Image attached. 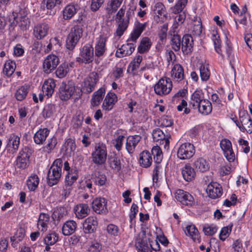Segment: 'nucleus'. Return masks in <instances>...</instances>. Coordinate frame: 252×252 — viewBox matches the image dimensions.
Returning a JSON list of instances; mask_svg holds the SVG:
<instances>
[{"mask_svg": "<svg viewBox=\"0 0 252 252\" xmlns=\"http://www.w3.org/2000/svg\"><path fill=\"white\" fill-rule=\"evenodd\" d=\"M194 167L195 173H204L209 171L210 164L208 160L203 158H199L194 161Z\"/></svg>", "mask_w": 252, "mask_h": 252, "instance_id": "nucleus-27", "label": "nucleus"}, {"mask_svg": "<svg viewBox=\"0 0 252 252\" xmlns=\"http://www.w3.org/2000/svg\"><path fill=\"white\" fill-rule=\"evenodd\" d=\"M218 228L214 225L206 224L203 226V231L206 235L211 236L216 233Z\"/></svg>", "mask_w": 252, "mask_h": 252, "instance_id": "nucleus-64", "label": "nucleus"}, {"mask_svg": "<svg viewBox=\"0 0 252 252\" xmlns=\"http://www.w3.org/2000/svg\"><path fill=\"white\" fill-rule=\"evenodd\" d=\"M20 144V137L15 133L11 134L8 139L7 147L12 153L17 152Z\"/></svg>", "mask_w": 252, "mask_h": 252, "instance_id": "nucleus-26", "label": "nucleus"}, {"mask_svg": "<svg viewBox=\"0 0 252 252\" xmlns=\"http://www.w3.org/2000/svg\"><path fill=\"white\" fill-rule=\"evenodd\" d=\"M152 155V153H150L148 151H144L140 154L139 163L142 167L147 168L151 165L153 161Z\"/></svg>", "mask_w": 252, "mask_h": 252, "instance_id": "nucleus-35", "label": "nucleus"}, {"mask_svg": "<svg viewBox=\"0 0 252 252\" xmlns=\"http://www.w3.org/2000/svg\"><path fill=\"white\" fill-rule=\"evenodd\" d=\"M141 139L139 135H129L127 137L126 144V148L129 154H132L137 144Z\"/></svg>", "mask_w": 252, "mask_h": 252, "instance_id": "nucleus-31", "label": "nucleus"}, {"mask_svg": "<svg viewBox=\"0 0 252 252\" xmlns=\"http://www.w3.org/2000/svg\"><path fill=\"white\" fill-rule=\"evenodd\" d=\"M199 106L197 107L198 111L201 114L207 115L211 113L212 111V105L210 101L207 99H204L199 104Z\"/></svg>", "mask_w": 252, "mask_h": 252, "instance_id": "nucleus-43", "label": "nucleus"}, {"mask_svg": "<svg viewBox=\"0 0 252 252\" xmlns=\"http://www.w3.org/2000/svg\"><path fill=\"white\" fill-rule=\"evenodd\" d=\"M147 24V23H141L137 22L135 24L133 31L130 34V36L128 39V41H136L146 28Z\"/></svg>", "mask_w": 252, "mask_h": 252, "instance_id": "nucleus-29", "label": "nucleus"}, {"mask_svg": "<svg viewBox=\"0 0 252 252\" xmlns=\"http://www.w3.org/2000/svg\"><path fill=\"white\" fill-rule=\"evenodd\" d=\"M44 1L45 2L46 8L52 10L59 7L62 3L63 0H44Z\"/></svg>", "mask_w": 252, "mask_h": 252, "instance_id": "nucleus-60", "label": "nucleus"}, {"mask_svg": "<svg viewBox=\"0 0 252 252\" xmlns=\"http://www.w3.org/2000/svg\"><path fill=\"white\" fill-rule=\"evenodd\" d=\"M172 89V81L167 77L161 78L154 86L156 94L160 96L168 94Z\"/></svg>", "mask_w": 252, "mask_h": 252, "instance_id": "nucleus-8", "label": "nucleus"}, {"mask_svg": "<svg viewBox=\"0 0 252 252\" xmlns=\"http://www.w3.org/2000/svg\"><path fill=\"white\" fill-rule=\"evenodd\" d=\"M206 192L210 198H218L220 197L222 194V187L217 182H211L207 186Z\"/></svg>", "mask_w": 252, "mask_h": 252, "instance_id": "nucleus-20", "label": "nucleus"}, {"mask_svg": "<svg viewBox=\"0 0 252 252\" xmlns=\"http://www.w3.org/2000/svg\"><path fill=\"white\" fill-rule=\"evenodd\" d=\"M76 13V8L73 4L67 5L63 11V18L64 20L71 19Z\"/></svg>", "mask_w": 252, "mask_h": 252, "instance_id": "nucleus-47", "label": "nucleus"}, {"mask_svg": "<svg viewBox=\"0 0 252 252\" xmlns=\"http://www.w3.org/2000/svg\"><path fill=\"white\" fill-rule=\"evenodd\" d=\"M14 20L18 24L21 30H27L30 27V21L27 16L28 12L25 8H20L18 12L13 13Z\"/></svg>", "mask_w": 252, "mask_h": 252, "instance_id": "nucleus-11", "label": "nucleus"}, {"mask_svg": "<svg viewBox=\"0 0 252 252\" xmlns=\"http://www.w3.org/2000/svg\"><path fill=\"white\" fill-rule=\"evenodd\" d=\"M33 150L30 147L25 146L19 152L16 159V168L24 169L28 166L29 158Z\"/></svg>", "mask_w": 252, "mask_h": 252, "instance_id": "nucleus-7", "label": "nucleus"}, {"mask_svg": "<svg viewBox=\"0 0 252 252\" xmlns=\"http://www.w3.org/2000/svg\"><path fill=\"white\" fill-rule=\"evenodd\" d=\"M50 132L47 128H40L33 136V140L35 144L42 145L46 140Z\"/></svg>", "mask_w": 252, "mask_h": 252, "instance_id": "nucleus-33", "label": "nucleus"}, {"mask_svg": "<svg viewBox=\"0 0 252 252\" xmlns=\"http://www.w3.org/2000/svg\"><path fill=\"white\" fill-rule=\"evenodd\" d=\"M82 95L81 92L77 91L74 82L72 81L63 82L60 86L59 96L63 101L71 98L77 99Z\"/></svg>", "mask_w": 252, "mask_h": 252, "instance_id": "nucleus-1", "label": "nucleus"}, {"mask_svg": "<svg viewBox=\"0 0 252 252\" xmlns=\"http://www.w3.org/2000/svg\"><path fill=\"white\" fill-rule=\"evenodd\" d=\"M56 83L53 79L49 78L46 80L43 86L42 91L48 97L51 96L54 92Z\"/></svg>", "mask_w": 252, "mask_h": 252, "instance_id": "nucleus-40", "label": "nucleus"}, {"mask_svg": "<svg viewBox=\"0 0 252 252\" xmlns=\"http://www.w3.org/2000/svg\"><path fill=\"white\" fill-rule=\"evenodd\" d=\"M143 60L142 56L138 55H136L134 59L131 61L128 65V68L131 69L132 71H136L139 67L140 63Z\"/></svg>", "mask_w": 252, "mask_h": 252, "instance_id": "nucleus-54", "label": "nucleus"}, {"mask_svg": "<svg viewBox=\"0 0 252 252\" xmlns=\"http://www.w3.org/2000/svg\"><path fill=\"white\" fill-rule=\"evenodd\" d=\"M107 149L105 145L98 143L95 145L94 151L92 154V161L97 165L104 163L107 158Z\"/></svg>", "mask_w": 252, "mask_h": 252, "instance_id": "nucleus-5", "label": "nucleus"}, {"mask_svg": "<svg viewBox=\"0 0 252 252\" xmlns=\"http://www.w3.org/2000/svg\"><path fill=\"white\" fill-rule=\"evenodd\" d=\"M59 63V58L56 55L54 54L48 55L42 63L43 72L46 74L50 73L57 67Z\"/></svg>", "mask_w": 252, "mask_h": 252, "instance_id": "nucleus-13", "label": "nucleus"}, {"mask_svg": "<svg viewBox=\"0 0 252 252\" xmlns=\"http://www.w3.org/2000/svg\"><path fill=\"white\" fill-rule=\"evenodd\" d=\"M239 119L241 126H239L240 130L244 132L246 131L248 133L252 132V120L248 113L245 111H242L239 113Z\"/></svg>", "mask_w": 252, "mask_h": 252, "instance_id": "nucleus-15", "label": "nucleus"}, {"mask_svg": "<svg viewBox=\"0 0 252 252\" xmlns=\"http://www.w3.org/2000/svg\"><path fill=\"white\" fill-rule=\"evenodd\" d=\"M126 44L123 45L120 48L118 49L116 52V56L118 58H123L125 56L130 55L135 50L136 47V41L130 42L128 41Z\"/></svg>", "mask_w": 252, "mask_h": 252, "instance_id": "nucleus-22", "label": "nucleus"}, {"mask_svg": "<svg viewBox=\"0 0 252 252\" xmlns=\"http://www.w3.org/2000/svg\"><path fill=\"white\" fill-rule=\"evenodd\" d=\"M56 105L52 103H48L46 104L43 111L42 115L44 118H49L53 115L56 112Z\"/></svg>", "mask_w": 252, "mask_h": 252, "instance_id": "nucleus-48", "label": "nucleus"}, {"mask_svg": "<svg viewBox=\"0 0 252 252\" xmlns=\"http://www.w3.org/2000/svg\"><path fill=\"white\" fill-rule=\"evenodd\" d=\"M225 52L229 63L231 67L234 69V66L238 62V58L233 52L231 42L227 38L225 42Z\"/></svg>", "mask_w": 252, "mask_h": 252, "instance_id": "nucleus-30", "label": "nucleus"}, {"mask_svg": "<svg viewBox=\"0 0 252 252\" xmlns=\"http://www.w3.org/2000/svg\"><path fill=\"white\" fill-rule=\"evenodd\" d=\"M220 146L227 160L230 162L234 161L235 156L231 141L227 139H222L220 142Z\"/></svg>", "mask_w": 252, "mask_h": 252, "instance_id": "nucleus-17", "label": "nucleus"}, {"mask_svg": "<svg viewBox=\"0 0 252 252\" xmlns=\"http://www.w3.org/2000/svg\"><path fill=\"white\" fill-rule=\"evenodd\" d=\"M171 77L175 82H184L185 75L184 68L181 64H174L171 71Z\"/></svg>", "mask_w": 252, "mask_h": 252, "instance_id": "nucleus-21", "label": "nucleus"}, {"mask_svg": "<svg viewBox=\"0 0 252 252\" xmlns=\"http://www.w3.org/2000/svg\"><path fill=\"white\" fill-rule=\"evenodd\" d=\"M90 212V209L87 204H79L74 208V212L76 217L78 219H83L86 217Z\"/></svg>", "mask_w": 252, "mask_h": 252, "instance_id": "nucleus-36", "label": "nucleus"}, {"mask_svg": "<svg viewBox=\"0 0 252 252\" xmlns=\"http://www.w3.org/2000/svg\"><path fill=\"white\" fill-rule=\"evenodd\" d=\"M30 89V86L25 85L18 88L15 93V97L18 101H22L27 96Z\"/></svg>", "mask_w": 252, "mask_h": 252, "instance_id": "nucleus-44", "label": "nucleus"}, {"mask_svg": "<svg viewBox=\"0 0 252 252\" xmlns=\"http://www.w3.org/2000/svg\"><path fill=\"white\" fill-rule=\"evenodd\" d=\"M67 213V211L64 207H59L53 212L52 215V218L60 221L64 216H66Z\"/></svg>", "mask_w": 252, "mask_h": 252, "instance_id": "nucleus-50", "label": "nucleus"}, {"mask_svg": "<svg viewBox=\"0 0 252 252\" xmlns=\"http://www.w3.org/2000/svg\"><path fill=\"white\" fill-rule=\"evenodd\" d=\"M124 6L119 9L116 15V20L118 23L116 33L117 36L121 37L126 30L129 24V20L124 18L125 13V8Z\"/></svg>", "mask_w": 252, "mask_h": 252, "instance_id": "nucleus-10", "label": "nucleus"}, {"mask_svg": "<svg viewBox=\"0 0 252 252\" xmlns=\"http://www.w3.org/2000/svg\"><path fill=\"white\" fill-rule=\"evenodd\" d=\"M77 228L76 222L73 220L66 221L62 227L63 234L65 236H69L73 234Z\"/></svg>", "mask_w": 252, "mask_h": 252, "instance_id": "nucleus-38", "label": "nucleus"}, {"mask_svg": "<svg viewBox=\"0 0 252 252\" xmlns=\"http://www.w3.org/2000/svg\"><path fill=\"white\" fill-rule=\"evenodd\" d=\"M98 80L97 74L95 72H92L84 81L81 90L78 91L82 93L89 94L93 92Z\"/></svg>", "mask_w": 252, "mask_h": 252, "instance_id": "nucleus-12", "label": "nucleus"}, {"mask_svg": "<svg viewBox=\"0 0 252 252\" xmlns=\"http://www.w3.org/2000/svg\"><path fill=\"white\" fill-rule=\"evenodd\" d=\"M83 32L81 25H75L70 29L65 40V46L67 49L69 51L74 50L82 36Z\"/></svg>", "mask_w": 252, "mask_h": 252, "instance_id": "nucleus-3", "label": "nucleus"}, {"mask_svg": "<svg viewBox=\"0 0 252 252\" xmlns=\"http://www.w3.org/2000/svg\"><path fill=\"white\" fill-rule=\"evenodd\" d=\"M188 0H179L173 8V12L178 14L182 12L186 6Z\"/></svg>", "mask_w": 252, "mask_h": 252, "instance_id": "nucleus-59", "label": "nucleus"}, {"mask_svg": "<svg viewBox=\"0 0 252 252\" xmlns=\"http://www.w3.org/2000/svg\"><path fill=\"white\" fill-rule=\"evenodd\" d=\"M39 184V178L37 174H33L29 177L27 181V185L30 191H34Z\"/></svg>", "mask_w": 252, "mask_h": 252, "instance_id": "nucleus-49", "label": "nucleus"}, {"mask_svg": "<svg viewBox=\"0 0 252 252\" xmlns=\"http://www.w3.org/2000/svg\"><path fill=\"white\" fill-rule=\"evenodd\" d=\"M195 153L194 146L190 143H185L181 144L177 151V156L181 159H189Z\"/></svg>", "mask_w": 252, "mask_h": 252, "instance_id": "nucleus-14", "label": "nucleus"}, {"mask_svg": "<svg viewBox=\"0 0 252 252\" xmlns=\"http://www.w3.org/2000/svg\"><path fill=\"white\" fill-rule=\"evenodd\" d=\"M171 45L172 48L175 51H178L181 48L182 45L181 41V37L177 34H174L172 37L171 41Z\"/></svg>", "mask_w": 252, "mask_h": 252, "instance_id": "nucleus-55", "label": "nucleus"}, {"mask_svg": "<svg viewBox=\"0 0 252 252\" xmlns=\"http://www.w3.org/2000/svg\"><path fill=\"white\" fill-rule=\"evenodd\" d=\"M186 16L184 13L177 15L174 20V23L172 26L173 30L176 29L178 27L183 24L186 19Z\"/></svg>", "mask_w": 252, "mask_h": 252, "instance_id": "nucleus-58", "label": "nucleus"}, {"mask_svg": "<svg viewBox=\"0 0 252 252\" xmlns=\"http://www.w3.org/2000/svg\"><path fill=\"white\" fill-rule=\"evenodd\" d=\"M93 210L96 213L104 214L107 212V201L104 198H96L92 202Z\"/></svg>", "mask_w": 252, "mask_h": 252, "instance_id": "nucleus-23", "label": "nucleus"}, {"mask_svg": "<svg viewBox=\"0 0 252 252\" xmlns=\"http://www.w3.org/2000/svg\"><path fill=\"white\" fill-rule=\"evenodd\" d=\"M152 135L155 141L159 142L160 145H163L164 149L169 148L170 138L169 134H165L160 128H157L153 130Z\"/></svg>", "mask_w": 252, "mask_h": 252, "instance_id": "nucleus-16", "label": "nucleus"}, {"mask_svg": "<svg viewBox=\"0 0 252 252\" xmlns=\"http://www.w3.org/2000/svg\"><path fill=\"white\" fill-rule=\"evenodd\" d=\"M98 221L96 217L90 216L86 218L83 223V230L85 234L94 233L96 230Z\"/></svg>", "mask_w": 252, "mask_h": 252, "instance_id": "nucleus-18", "label": "nucleus"}, {"mask_svg": "<svg viewBox=\"0 0 252 252\" xmlns=\"http://www.w3.org/2000/svg\"><path fill=\"white\" fill-rule=\"evenodd\" d=\"M154 10L158 17H164L167 15L166 8L161 2H157L154 6Z\"/></svg>", "mask_w": 252, "mask_h": 252, "instance_id": "nucleus-53", "label": "nucleus"}, {"mask_svg": "<svg viewBox=\"0 0 252 252\" xmlns=\"http://www.w3.org/2000/svg\"><path fill=\"white\" fill-rule=\"evenodd\" d=\"M201 79L203 81H207L210 77V72L208 68L204 64H202L199 68Z\"/></svg>", "mask_w": 252, "mask_h": 252, "instance_id": "nucleus-57", "label": "nucleus"}, {"mask_svg": "<svg viewBox=\"0 0 252 252\" xmlns=\"http://www.w3.org/2000/svg\"><path fill=\"white\" fill-rule=\"evenodd\" d=\"M105 94V90L102 88L94 92L91 99V106L95 107L99 106L104 97Z\"/></svg>", "mask_w": 252, "mask_h": 252, "instance_id": "nucleus-34", "label": "nucleus"}, {"mask_svg": "<svg viewBox=\"0 0 252 252\" xmlns=\"http://www.w3.org/2000/svg\"><path fill=\"white\" fill-rule=\"evenodd\" d=\"M16 65L15 62L8 61L4 64L3 68V73L8 77L11 76L14 73Z\"/></svg>", "mask_w": 252, "mask_h": 252, "instance_id": "nucleus-51", "label": "nucleus"}, {"mask_svg": "<svg viewBox=\"0 0 252 252\" xmlns=\"http://www.w3.org/2000/svg\"><path fill=\"white\" fill-rule=\"evenodd\" d=\"M186 235L189 236L194 241L198 240L200 238L199 232L194 225H189L185 229Z\"/></svg>", "mask_w": 252, "mask_h": 252, "instance_id": "nucleus-45", "label": "nucleus"}, {"mask_svg": "<svg viewBox=\"0 0 252 252\" xmlns=\"http://www.w3.org/2000/svg\"><path fill=\"white\" fill-rule=\"evenodd\" d=\"M108 163L114 172H119L121 169L120 159L116 155L113 154L108 157Z\"/></svg>", "mask_w": 252, "mask_h": 252, "instance_id": "nucleus-37", "label": "nucleus"}, {"mask_svg": "<svg viewBox=\"0 0 252 252\" xmlns=\"http://www.w3.org/2000/svg\"><path fill=\"white\" fill-rule=\"evenodd\" d=\"M76 148L75 139L69 138L65 140L62 146V150L63 155L70 157L72 153L75 151Z\"/></svg>", "mask_w": 252, "mask_h": 252, "instance_id": "nucleus-32", "label": "nucleus"}, {"mask_svg": "<svg viewBox=\"0 0 252 252\" xmlns=\"http://www.w3.org/2000/svg\"><path fill=\"white\" fill-rule=\"evenodd\" d=\"M152 45L151 40L148 37H144L138 47V52L141 54L149 51Z\"/></svg>", "mask_w": 252, "mask_h": 252, "instance_id": "nucleus-46", "label": "nucleus"}, {"mask_svg": "<svg viewBox=\"0 0 252 252\" xmlns=\"http://www.w3.org/2000/svg\"><path fill=\"white\" fill-rule=\"evenodd\" d=\"M204 99V94L202 91L196 90L191 95L189 105L196 109L199 106V104Z\"/></svg>", "mask_w": 252, "mask_h": 252, "instance_id": "nucleus-28", "label": "nucleus"}, {"mask_svg": "<svg viewBox=\"0 0 252 252\" xmlns=\"http://www.w3.org/2000/svg\"><path fill=\"white\" fill-rule=\"evenodd\" d=\"M117 100V96L114 93H108L106 94L102 105V108L103 110L105 111H110L113 108Z\"/></svg>", "mask_w": 252, "mask_h": 252, "instance_id": "nucleus-25", "label": "nucleus"}, {"mask_svg": "<svg viewBox=\"0 0 252 252\" xmlns=\"http://www.w3.org/2000/svg\"><path fill=\"white\" fill-rule=\"evenodd\" d=\"M49 29V25L46 23L37 24L33 29L34 37L38 40L42 39L48 34Z\"/></svg>", "mask_w": 252, "mask_h": 252, "instance_id": "nucleus-24", "label": "nucleus"}, {"mask_svg": "<svg viewBox=\"0 0 252 252\" xmlns=\"http://www.w3.org/2000/svg\"><path fill=\"white\" fill-rule=\"evenodd\" d=\"M153 241L147 237L145 233L139 235L135 241V246L138 252H151V249L155 251L160 250V247L158 243L156 241L155 245L152 244Z\"/></svg>", "mask_w": 252, "mask_h": 252, "instance_id": "nucleus-2", "label": "nucleus"}, {"mask_svg": "<svg viewBox=\"0 0 252 252\" xmlns=\"http://www.w3.org/2000/svg\"><path fill=\"white\" fill-rule=\"evenodd\" d=\"M212 40L213 41L216 52L220 54L222 58L223 55L221 50V40L217 31L213 30L211 32Z\"/></svg>", "mask_w": 252, "mask_h": 252, "instance_id": "nucleus-42", "label": "nucleus"}, {"mask_svg": "<svg viewBox=\"0 0 252 252\" xmlns=\"http://www.w3.org/2000/svg\"><path fill=\"white\" fill-rule=\"evenodd\" d=\"M68 71V65L66 63H62L58 67L55 73L57 77L63 78L66 75Z\"/></svg>", "mask_w": 252, "mask_h": 252, "instance_id": "nucleus-56", "label": "nucleus"}, {"mask_svg": "<svg viewBox=\"0 0 252 252\" xmlns=\"http://www.w3.org/2000/svg\"><path fill=\"white\" fill-rule=\"evenodd\" d=\"M61 174H47V181L48 185L52 187L57 184L61 178Z\"/></svg>", "mask_w": 252, "mask_h": 252, "instance_id": "nucleus-62", "label": "nucleus"}, {"mask_svg": "<svg viewBox=\"0 0 252 252\" xmlns=\"http://www.w3.org/2000/svg\"><path fill=\"white\" fill-rule=\"evenodd\" d=\"M25 233L24 230L22 229L18 230L15 234V235L11 237V241L13 242L12 244H14V242L18 243L21 241L25 237Z\"/></svg>", "mask_w": 252, "mask_h": 252, "instance_id": "nucleus-63", "label": "nucleus"}, {"mask_svg": "<svg viewBox=\"0 0 252 252\" xmlns=\"http://www.w3.org/2000/svg\"><path fill=\"white\" fill-rule=\"evenodd\" d=\"M175 198L182 204L191 206L194 203V198L189 193L182 190L177 189L175 192Z\"/></svg>", "mask_w": 252, "mask_h": 252, "instance_id": "nucleus-19", "label": "nucleus"}, {"mask_svg": "<svg viewBox=\"0 0 252 252\" xmlns=\"http://www.w3.org/2000/svg\"><path fill=\"white\" fill-rule=\"evenodd\" d=\"M182 50L184 53L188 54L191 51L193 45V39L190 35H185L182 41Z\"/></svg>", "mask_w": 252, "mask_h": 252, "instance_id": "nucleus-39", "label": "nucleus"}, {"mask_svg": "<svg viewBox=\"0 0 252 252\" xmlns=\"http://www.w3.org/2000/svg\"><path fill=\"white\" fill-rule=\"evenodd\" d=\"M62 159L61 158H57L53 162L48 173H50L51 172L52 173H62Z\"/></svg>", "mask_w": 252, "mask_h": 252, "instance_id": "nucleus-52", "label": "nucleus"}, {"mask_svg": "<svg viewBox=\"0 0 252 252\" xmlns=\"http://www.w3.org/2000/svg\"><path fill=\"white\" fill-rule=\"evenodd\" d=\"M103 33L97 39L94 47V55L97 58L104 56L106 50V41L112 33V31L107 27H103Z\"/></svg>", "mask_w": 252, "mask_h": 252, "instance_id": "nucleus-4", "label": "nucleus"}, {"mask_svg": "<svg viewBox=\"0 0 252 252\" xmlns=\"http://www.w3.org/2000/svg\"><path fill=\"white\" fill-rule=\"evenodd\" d=\"M50 220L49 215L45 213H41L39 216L37 222V227L39 230L45 231L48 228V225Z\"/></svg>", "mask_w": 252, "mask_h": 252, "instance_id": "nucleus-41", "label": "nucleus"}, {"mask_svg": "<svg viewBox=\"0 0 252 252\" xmlns=\"http://www.w3.org/2000/svg\"><path fill=\"white\" fill-rule=\"evenodd\" d=\"M58 235L54 232L48 234L44 239V243L46 245H54L58 240Z\"/></svg>", "mask_w": 252, "mask_h": 252, "instance_id": "nucleus-61", "label": "nucleus"}, {"mask_svg": "<svg viewBox=\"0 0 252 252\" xmlns=\"http://www.w3.org/2000/svg\"><path fill=\"white\" fill-rule=\"evenodd\" d=\"M94 58V49L90 44H86L80 49L79 57L76 58V62L79 63H90Z\"/></svg>", "mask_w": 252, "mask_h": 252, "instance_id": "nucleus-6", "label": "nucleus"}, {"mask_svg": "<svg viewBox=\"0 0 252 252\" xmlns=\"http://www.w3.org/2000/svg\"><path fill=\"white\" fill-rule=\"evenodd\" d=\"M152 154L156 159V164L153 170V173H166L165 164L160 163L162 159V152L161 149L158 146L154 147L152 150Z\"/></svg>", "mask_w": 252, "mask_h": 252, "instance_id": "nucleus-9", "label": "nucleus"}]
</instances>
